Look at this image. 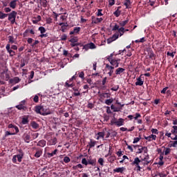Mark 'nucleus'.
Wrapping results in <instances>:
<instances>
[{"label": "nucleus", "mask_w": 177, "mask_h": 177, "mask_svg": "<svg viewBox=\"0 0 177 177\" xmlns=\"http://www.w3.org/2000/svg\"><path fill=\"white\" fill-rule=\"evenodd\" d=\"M7 15L8 16V20L10 21L11 24H15V23H16V16H17V12L12 11L10 13Z\"/></svg>", "instance_id": "7ed1b4c3"}, {"label": "nucleus", "mask_w": 177, "mask_h": 177, "mask_svg": "<svg viewBox=\"0 0 177 177\" xmlns=\"http://www.w3.org/2000/svg\"><path fill=\"white\" fill-rule=\"evenodd\" d=\"M6 17H8V15L0 11V19L2 20Z\"/></svg>", "instance_id": "f704fd0d"}, {"label": "nucleus", "mask_w": 177, "mask_h": 177, "mask_svg": "<svg viewBox=\"0 0 177 177\" xmlns=\"http://www.w3.org/2000/svg\"><path fill=\"white\" fill-rule=\"evenodd\" d=\"M173 129L171 130V133L174 135L175 133H177V126H173Z\"/></svg>", "instance_id": "49530a36"}, {"label": "nucleus", "mask_w": 177, "mask_h": 177, "mask_svg": "<svg viewBox=\"0 0 177 177\" xmlns=\"http://www.w3.org/2000/svg\"><path fill=\"white\" fill-rule=\"evenodd\" d=\"M21 124L23 125H27V124H28V116H24L22 118Z\"/></svg>", "instance_id": "4be33fe9"}, {"label": "nucleus", "mask_w": 177, "mask_h": 177, "mask_svg": "<svg viewBox=\"0 0 177 177\" xmlns=\"http://www.w3.org/2000/svg\"><path fill=\"white\" fill-rule=\"evenodd\" d=\"M144 138L148 142H151V140H156L157 139V136L151 134L149 136H145Z\"/></svg>", "instance_id": "6e6552de"}, {"label": "nucleus", "mask_w": 177, "mask_h": 177, "mask_svg": "<svg viewBox=\"0 0 177 177\" xmlns=\"http://www.w3.org/2000/svg\"><path fill=\"white\" fill-rule=\"evenodd\" d=\"M113 15H115V16L116 17H119L120 15H121V11H120L118 9L117 10H115L114 12H113Z\"/></svg>", "instance_id": "c03bdc74"}, {"label": "nucleus", "mask_w": 177, "mask_h": 177, "mask_svg": "<svg viewBox=\"0 0 177 177\" xmlns=\"http://www.w3.org/2000/svg\"><path fill=\"white\" fill-rule=\"evenodd\" d=\"M30 125L33 129H38V128H39V124H38L35 121L32 122Z\"/></svg>", "instance_id": "412c9836"}, {"label": "nucleus", "mask_w": 177, "mask_h": 177, "mask_svg": "<svg viewBox=\"0 0 177 177\" xmlns=\"http://www.w3.org/2000/svg\"><path fill=\"white\" fill-rule=\"evenodd\" d=\"M67 39V35L64 34L61 36V41H66Z\"/></svg>", "instance_id": "13d9d810"}, {"label": "nucleus", "mask_w": 177, "mask_h": 177, "mask_svg": "<svg viewBox=\"0 0 177 177\" xmlns=\"http://www.w3.org/2000/svg\"><path fill=\"white\" fill-rule=\"evenodd\" d=\"M124 5L126 6V9L129 8V6H131V0H125Z\"/></svg>", "instance_id": "c756f323"}, {"label": "nucleus", "mask_w": 177, "mask_h": 177, "mask_svg": "<svg viewBox=\"0 0 177 177\" xmlns=\"http://www.w3.org/2000/svg\"><path fill=\"white\" fill-rule=\"evenodd\" d=\"M125 171V167H118L113 169V172H117L118 174H122Z\"/></svg>", "instance_id": "dca6fc26"}, {"label": "nucleus", "mask_w": 177, "mask_h": 177, "mask_svg": "<svg viewBox=\"0 0 177 177\" xmlns=\"http://www.w3.org/2000/svg\"><path fill=\"white\" fill-rule=\"evenodd\" d=\"M10 135H15V133H10L9 131H6L5 138H6V136H9Z\"/></svg>", "instance_id": "69168bd1"}, {"label": "nucleus", "mask_w": 177, "mask_h": 177, "mask_svg": "<svg viewBox=\"0 0 177 177\" xmlns=\"http://www.w3.org/2000/svg\"><path fill=\"white\" fill-rule=\"evenodd\" d=\"M145 84V82L142 80V75L137 78V82H136V86H142Z\"/></svg>", "instance_id": "f8f14e48"}, {"label": "nucleus", "mask_w": 177, "mask_h": 177, "mask_svg": "<svg viewBox=\"0 0 177 177\" xmlns=\"http://www.w3.org/2000/svg\"><path fill=\"white\" fill-rule=\"evenodd\" d=\"M149 151V149H147V147H140L138 148L136 153L137 154H141V153H144L145 156H147V152Z\"/></svg>", "instance_id": "39448f33"}, {"label": "nucleus", "mask_w": 177, "mask_h": 177, "mask_svg": "<svg viewBox=\"0 0 177 177\" xmlns=\"http://www.w3.org/2000/svg\"><path fill=\"white\" fill-rule=\"evenodd\" d=\"M118 32L120 37H122V35H124V33L125 32V28L124 27H121L118 29Z\"/></svg>", "instance_id": "7c9ffc66"}, {"label": "nucleus", "mask_w": 177, "mask_h": 177, "mask_svg": "<svg viewBox=\"0 0 177 177\" xmlns=\"http://www.w3.org/2000/svg\"><path fill=\"white\" fill-rule=\"evenodd\" d=\"M118 34H114L111 37L107 39V44H111V42H113V41L118 39Z\"/></svg>", "instance_id": "0eeeda50"}, {"label": "nucleus", "mask_w": 177, "mask_h": 177, "mask_svg": "<svg viewBox=\"0 0 177 177\" xmlns=\"http://www.w3.org/2000/svg\"><path fill=\"white\" fill-rule=\"evenodd\" d=\"M77 168H79L80 169H82L84 168V166L81 164H78L76 166L73 167V169H77Z\"/></svg>", "instance_id": "de8ad7c7"}, {"label": "nucleus", "mask_w": 177, "mask_h": 177, "mask_svg": "<svg viewBox=\"0 0 177 177\" xmlns=\"http://www.w3.org/2000/svg\"><path fill=\"white\" fill-rule=\"evenodd\" d=\"M97 136V140H99V139H103L104 140V132H98Z\"/></svg>", "instance_id": "a211bd4d"}, {"label": "nucleus", "mask_w": 177, "mask_h": 177, "mask_svg": "<svg viewBox=\"0 0 177 177\" xmlns=\"http://www.w3.org/2000/svg\"><path fill=\"white\" fill-rule=\"evenodd\" d=\"M4 12H6V13H9L10 12H12V9H10L9 7L5 8Z\"/></svg>", "instance_id": "680f3d73"}, {"label": "nucleus", "mask_w": 177, "mask_h": 177, "mask_svg": "<svg viewBox=\"0 0 177 177\" xmlns=\"http://www.w3.org/2000/svg\"><path fill=\"white\" fill-rule=\"evenodd\" d=\"M86 46L88 49H96V46L95 45V44H93L92 42L88 44L87 45H86Z\"/></svg>", "instance_id": "b1692460"}, {"label": "nucleus", "mask_w": 177, "mask_h": 177, "mask_svg": "<svg viewBox=\"0 0 177 177\" xmlns=\"http://www.w3.org/2000/svg\"><path fill=\"white\" fill-rule=\"evenodd\" d=\"M8 42L9 44H17L16 39L13 36L8 37Z\"/></svg>", "instance_id": "5701e85b"}, {"label": "nucleus", "mask_w": 177, "mask_h": 177, "mask_svg": "<svg viewBox=\"0 0 177 177\" xmlns=\"http://www.w3.org/2000/svg\"><path fill=\"white\" fill-rule=\"evenodd\" d=\"M82 164L84 165H88V160H86V158H84L82 159Z\"/></svg>", "instance_id": "603ef678"}, {"label": "nucleus", "mask_w": 177, "mask_h": 177, "mask_svg": "<svg viewBox=\"0 0 177 177\" xmlns=\"http://www.w3.org/2000/svg\"><path fill=\"white\" fill-rule=\"evenodd\" d=\"M87 162H88V164H89L90 165H93L96 162V160H92V159H88V160H87Z\"/></svg>", "instance_id": "a19ab883"}, {"label": "nucleus", "mask_w": 177, "mask_h": 177, "mask_svg": "<svg viewBox=\"0 0 177 177\" xmlns=\"http://www.w3.org/2000/svg\"><path fill=\"white\" fill-rule=\"evenodd\" d=\"M171 135H172L171 133H166L165 136H167V138H171L172 140H177V136L175 135L174 137H171Z\"/></svg>", "instance_id": "bb28decb"}, {"label": "nucleus", "mask_w": 177, "mask_h": 177, "mask_svg": "<svg viewBox=\"0 0 177 177\" xmlns=\"http://www.w3.org/2000/svg\"><path fill=\"white\" fill-rule=\"evenodd\" d=\"M113 101H114V100H113V98L106 100L105 104H106L107 106H110L111 104V103H113Z\"/></svg>", "instance_id": "2f4dec72"}, {"label": "nucleus", "mask_w": 177, "mask_h": 177, "mask_svg": "<svg viewBox=\"0 0 177 177\" xmlns=\"http://www.w3.org/2000/svg\"><path fill=\"white\" fill-rule=\"evenodd\" d=\"M139 140H140V138H135L134 139H133V143H138V142H139Z\"/></svg>", "instance_id": "774afa93"}, {"label": "nucleus", "mask_w": 177, "mask_h": 177, "mask_svg": "<svg viewBox=\"0 0 177 177\" xmlns=\"http://www.w3.org/2000/svg\"><path fill=\"white\" fill-rule=\"evenodd\" d=\"M102 9H99L97 12V16H103V14L102 13Z\"/></svg>", "instance_id": "338daca9"}, {"label": "nucleus", "mask_w": 177, "mask_h": 177, "mask_svg": "<svg viewBox=\"0 0 177 177\" xmlns=\"http://www.w3.org/2000/svg\"><path fill=\"white\" fill-rule=\"evenodd\" d=\"M53 21V19H52V18H50V17L46 19V24H52Z\"/></svg>", "instance_id": "a18cd8bd"}, {"label": "nucleus", "mask_w": 177, "mask_h": 177, "mask_svg": "<svg viewBox=\"0 0 177 177\" xmlns=\"http://www.w3.org/2000/svg\"><path fill=\"white\" fill-rule=\"evenodd\" d=\"M124 124V120L122 118H119L118 120H116L115 126L116 127H122Z\"/></svg>", "instance_id": "4468645a"}, {"label": "nucleus", "mask_w": 177, "mask_h": 177, "mask_svg": "<svg viewBox=\"0 0 177 177\" xmlns=\"http://www.w3.org/2000/svg\"><path fill=\"white\" fill-rule=\"evenodd\" d=\"M129 21V19H127L125 21L119 22V24H120V26H121V27H125V26H127V24H128Z\"/></svg>", "instance_id": "c85d7f7f"}, {"label": "nucleus", "mask_w": 177, "mask_h": 177, "mask_svg": "<svg viewBox=\"0 0 177 177\" xmlns=\"http://www.w3.org/2000/svg\"><path fill=\"white\" fill-rule=\"evenodd\" d=\"M75 84H74V83H71L70 82H66L64 86L65 88H74Z\"/></svg>", "instance_id": "aec40b11"}, {"label": "nucleus", "mask_w": 177, "mask_h": 177, "mask_svg": "<svg viewBox=\"0 0 177 177\" xmlns=\"http://www.w3.org/2000/svg\"><path fill=\"white\" fill-rule=\"evenodd\" d=\"M41 156H42V150H37L35 154V157H36V158H39Z\"/></svg>", "instance_id": "cd10ccee"}, {"label": "nucleus", "mask_w": 177, "mask_h": 177, "mask_svg": "<svg viewBox=\"0 0 177 177\" xmlns=\"http://www.w3.org/2000/svg\"><path fill=\"white\" fill-rule=\"evenodd\" d=\"M35 112L37 114H40L41 115H49V114H52L50 110L44 106H36Z\"/></svg>", "instance_id": "f03ea898"}, {"label": "nucleus", "mask_w": 177, "mask_h": 177, "mask_svg": "<svg viewBox=\"0 0 177 177\" xmlns=\"http://www.w3.org/2000/svg\"><path fill=\"white\" fill-rule=\"evenodd\" d=\"M39 136V134L38 133H34L32 134L33 139H37V138H38Z\"/></svg>", "instance_id": "0e129e2a"}, {"label": "nucleus", "mask_w": 177, "mask_h": 177, "mask_svg": "<svg viewBox=\"0 0 177 177\" xmlns=\"http://www.w3.org/2000/svg\"><path fill=\"white\" fill-rule=\"evenodd\" d=\"M124 71H125V68H118L116 69L115 73L116 75H120V74H122V73H124Z\"/></svg>", "instance_id": "6ab92c4d"}, {"label": "nucleus", "mask_w": 177, "mask_h": 177, "mask_svg": "<svg viewBox=\"0 0 177 177\" xmlns=\"http://www.w3.org/2000/svg\"><path fill=\"white\" fill-rule=\"evenodd\" d=\"M163 154H165V156H168V154H169V153H171V149L169 148H166L164 151V152H162Z\"/></svg>", "instance_id": "4c0bfd02"}, {"label": "nucleus", "mask_w": 177, "mask_h": 177, "mask_svg": "<svg viewBox=\"0 0 177 177\" xmlns=\"http://www.w3.org/2000/svg\"><path fill=\"white\" fill-rule=\"evenodd\" d=\"M6 49L10 54V56H15L16 53H15L13 50L10 49V44H8L6 46Z\"/></svg>", "instance_id": "9d476101"}, {"label": "nucleus", "mask_w": 177, "mask_h": 177, "mask_svg": "<svg viewBox=\"0 0 177 177\" xmlns=\"http://www.w3.org/2000/svg\"><path fill=\"white\" fill-rule=\"evenodd\" d=\"M149 164H150V156H149V154L145 155V158H142V156H140V159L136 157L131 162V165H133V167H136L134 168V171H136L137 172H140L142 169V167L140 166L142 165L145 166L149 165Z\"/></svg>", "instance_id": "f257e3e1"}, {"label": "nucleus", "mask_w": 177, "mask_h": 177, "mask_svg": "<svg viewBox=\"0 0 177 177\" xmlns=\"http://www.w3.org/2000/svg\"><path fill=\"white\" fill-rule=\"evenodd\" d=\"M121 61V59H113L112 60L109 59V63L110 64H111L112 67L115 66V68L118 67V66H120V62Z\"/></svg>", "instance_id": "423d86ee"}, {"label": "nucleus", "mask_w": 177, "mask_h": 177, "mask_svg": "<svg viewBox=\"0 0 177 177\" xmlns=\"http://www.w3.org/2000/svg\"><path fill=\"white\" fill-rule=\"evenodd\" d=\"M101 96L104 98L106 97V99L110 98V94H109V93H103L102 94H101Z\"/></svg>", "instance_id": "58836bf2"}, {"label": "nucleus", "mask_w": 177, "mask_h": 177, "mask_svg": "<svg viewBox=\"0 0 177 177\" xmlns=\"http://www.w3.org/2000/svg\"><path fill=\"white\" fill-rule=\"evenodd\" d=\"M167 55L170 56L171 57L174 58V57H175V52L174 53V52L173 53L167 52Z\"/></svg>", "instance_id": "864d4df0"}, {"label": "nucleus", "mask_w": 177, "mask_h": 177, "mask_svg": "<svg viewBox=\"0 0 177 177\" xmlns=\"http://www.w3.org/2000/svg\"><path fill=\"white\" fill-rule=\"evenodd\" d=\"M15 156L17 157V160H18V162H21V160H23V157H24V156L23 155H15Z\"/></svg>", "instance_id": "c9c22d12"}, {"label": "nucleus", "mask_w": 177, "mask_h": 177, "mask_svg": "<svg viewBox=\"0 0 177 177\" xmlns=\"http://www.w3.org/2000/svg\"><path fill=\"white\" fill-rule=\"evenodd\" d=\"M17 2H19V0L11 1L9 3L10 8H11V9H16V6H17Z\"/></svg>", "instance_id": "9b49d317"}, {"label": "nucleus", "mask_w": 177, "mask_h": 177, "mask_svg": "<svg viewBox=\"0 0 177 177\" xmlns=\"http://www.w3.org/2000/svg\"><path fill=\"white\" fill-rule=\"evenodd\" d=\"M113 56H114V54L111 53L109 55L106 57V59H108V62H110V60L113 59Z\"/></svg>", "instance_id": "3c124183"}, {"label": "nucleus", "mask_w": 177, "mask_h": 177, "mask_svg": "<svg viewBox=\"0 0 177 177\" xmlns=\"http://www.w3.org/2000/svg\"><path fill=\"white\" fill-rule=\"evenodd\" d=\"M56 153H57V149H55L52 153H48L47 155L50 158L53 157V156H56Z\"/></svg>", "instance_id": "473e14b6"}, {"label": "nucleus", "mask_w": 177, "mask_h": 177, "mask_svg": "<svg viewBox=\"0 0 177 177\" xmlns=\"http://www.w3.org/2000/svg\"><path fill=\"white\" fill-rule=\"evenodd\" d=\"M171 147H176L177 146V140L175 141H171Z\"/></svg>", "instance_id": "09e8293b"}, {"label": "nucleus", "mask_w": 177, "mask_h": 177, "mask_svg": "<svg viewBox=\"0 0 177 177\" xmlns=\"http://www.w3.org/2000/svg\"><path fill=\"white\" fill-rule=\"evenodd\" d=\"M74 80H75V75H73L71 78H70L68 80H67L66 82H71V83H74L73 81Z\"/></svg>", "instance_id": "052dcab7"}, {"label": "nucleus", "mask_w": 177, "mask_h": 177, "mask_svg": "<svg viewBox=\"0 0 177 177\" xmlns=\"http://www.w3.org/2000/svg\"><path fill=\"white\" fill-rule=\"evenodd\" d=\"M119 88H120V86H116L112 87L111 88V91H113L114 92H117V91H118Z\"/></svg>", "instance_id": "5fc2aeb1"}, {"label": "nucleus", "mask_w": 177, "mask_h": 177, "mask_svg": "<svg viewBox=\"0 0 177 177\" xmlns=\"http://www.w3.org/2000/svg\"><path fill=\"white\" fill-rule=\"evenodd\" d=\"M70 161H71V159H70V158L68 156H65L64 158V162L66 163V164H68V162H70Z\"/></svg>", "instance_id": "ea45409f"}, {"label": "nucleus", "mask_w": 177, "mask_h": 177, "mask_svg": "<svg viewBox=\"0 0 177 177\" xmlns=\"http://www.w3.org/2000/svg\"><path fill=\"white\" fill-rule=\"evenodd\" d=\"M84 75H85V74L82 71L79 73V77L82 78V80H84L85 78Z\"/></svg>", "instance_id": "bf43d9fd"}, {"label": "nucleus", "mask_w": 177, "mask_h": 177, "mask_svg": "<svg viewBox=\"0 0 177 177\" xmlns=\"http://www.w3.org/2000/svg\"><path fill=\"white\" fill-rule=\"evenodd\" d=\"M23 138L24 140V142H26V143H30V139H31L30 133H25L23 136Z\"/></svg>", "instance_id": "ddd939ff"}, {"label": "nucleus", "mask_w": 177, "mask_h": 177, "mask_svg": "<svg viewBox=\"0 0 177 177\" xmlns=\"http://www.w3.org/2000/svg\"><path fill=\"white\" fill-rule=\"evenodd\" d=\"M39 31H40L41 34H45V32H46V29L44 26H40L39 28Z\"/></svg>", "instance_id": "72a5a7b5"}, {"label": "nucleus", "mask_w": 177, "mask_h": 177, "mask_svg": "<svg viewBox=\"0 0 177 177\" xmlns=\"http://www.w3.org/2000/svg\"><path fill=\"white\" fill-rule=\"evenodd\" d=\"M115 156H109V157L108 158V161H109V162H113L115 161Z\"/></svg>", "instance_id": "e433bc0d"}, {"label": "nucleus", "mask_w": 177, "mask_h": 177, "mask_svg": "<svg viewBox=\"0 0 177 177\" xmlns=\"http://www.w3.org/2000/svg\"><path fill=\"white\" fill-rule=\"evenodd\" d=\"M117 30H120V26H119L118 24H115V25L113 26L112 30H113V31H117Z\"/></svg>", "instance_id": "6e6d98bb"}, {"label": "nucleus", "mask_w": 177, "mask_h": 177, "mask_svg": "<svg viewBox=\"0 0 177 177\" xmlns=\"http://www.w3.org/2000/svg\"><path fill=\"white\" fill-rule=\"evenodd\" d=\"M37 146H39L40 147H45V146H46V141L45 140H39L37 142Z\"/></svg>", "instance_id": "f3484780"}, {"label": "nucleus", "mask_w": 177, "mask_h": 177, "mask_svg": "<svg viewBox=\"0 0 177 177\" xmlns=\"http://www.w3.org/2000/svg\"><path fill=\"white\" fill-rule=\"evenodd\" d=\"M151 131V133H155L156 135H158V130L157 129H152Z\"/></svg>", "instance_id": "4d7b16f0"}, {"label": "nucleus", "mask_w": 177, "mask_h": 177, "mask_svg": "<svg viewBox=\"0 0 177 177\" xmlns=\"http://www.w3.org/2000/svg\"><path fill=\"white\" fill-rule=\"evenodd\" d=\"M95 145H96V141L91 139L90 142H88V146H89L90 149H91V147H95Z\"/></svg>", "instance_id": "a878e982"}, {"label": "nucleus", "mask_w": 177, "mask_h": 177, "mask_svg": "<svg viewBox=\"0 0 177 177\" xmlns=\"http://www.w3.org/2000/svg\"><path fill=\"white\" fill-rule=\"evenodd\" d=\"M158 165H159V167H162V165H164V161L162 160H159L158 162L157 163Z\"/></svg>", "instance_id": "e2e57ef3"}, {"label": "nucleus", "mask_w": 177, "mask_h": 177, "mask_svg": "<svg viewBox=\"0 0 177 177\" xmlns=\"http://www.w3.org/2000/svg\"><path fill=\"white\" fill-rule=\"evenodd\" d=\"M33 102H35V103H38V102H39V97L38 96V95H35V97H33Z\"/></svg>", "instance_id": "37998d69"}, {"label": "nucleus", "mask_w": 177, "mask_h": 177, "mask_svg": "<svg viewBox=\"0 0 177 177\" xmlns=\"http://www.w3.org/2000/svg\"><path fill=\"white\" fill-rule=\"evenodd\" d=\"M81 31V28L80 27H75L73 30L70 32V35H73V34H78Z\"/></svg>", "instance_id": "2eb2a0df"}, {"label": "nucleus", "mask_w": 177, "mask_h": 177, "mask_svg": "<svg viewBox=\"0 0 177 177\" xmlns=\"http://www.w3.org/2000/svg\"><path fill=\"white\" fill-rule=\"evenodd\" d=\"M26 104V100H22L19 104L16 105L15 107L16 109H18V110H22L23 111H26L27 110V106H25Z\"/></svg>", "instance_id": "20e7f679"}, {"label": "nucleus", "mask_w": 177, "mask_h": 177, "mask_svg": "<svg viewBox=\"0 0 177 177\" xmlns=\"http://www.w3.org/2000/svg\"><path fill=\"white\" fill-rule=\"evenodd\" d=\"M92 23H94V24H97L98 23H100L103 21V18H96L94 16L91 17Z\"/></svg>", "instance_id": "1a4fd4ad"}, {"label": "nucleus", "mask_w": 177, "mask_h": 177, "mask_svg": "<svg viewBox=\"0 0 177 177\" xmlns=\"http://www.w3.org/2000/svg\"><path fill=\"white\" fill-rule=\"evenodd\" d=\"M142 117V115H140V113H136L135 114V116L133 117L134 120H138V118H140Z\"/></svg>", "instance_id": "8fccbe9b"}, {"label": "nucleus", "mask_w": 177, "mask_h": 177, "mask_svg": "<svg viewBox=\"0 0 177 177\" xmlns=\"http://www.w3.org/2000/svg\"><path fill=\"white\" fill-rule=\"evenodd\" d=\"M104 162V160L102 158H100L98 159V164H100V165H101L102 167H103Z\"/></svg>", "instance_id": "79ce46f5"}, {"label": "nucleus", "mask_w": 177, "mask_h": 177, "mask_svg": "<svg viewBox=\"0 0 177 177\" xmlns=\"http://www.w3.org/2000/svg\"><path fill=\"white\" fill-rule=\"evenodd\" d=\"M111 110H113V111L114 113H117L118 111H120V110H121L120 108L116 107L115 106H114V104L111 105Z\"/></svg>", "instance_id": "393cba45"}]
</instances>
